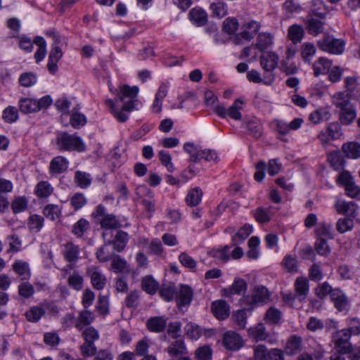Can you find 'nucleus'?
Returning a JSON list of instances; mask_svg holds the SVG:
<instances>
[{"label": "nucleus", "instance_id": "obj_46", "mask_svg": "<svg viewBox=\"0 0 360 360\" xmlns=\"http://www.w3.org/2000/svg\"><path fill=\"white\" fill-rule=\"evenodd\" d=\"M282 266L289 273H296L298 271L297 260L295 256L285 255L282 261Z\"/></svg>", "mask_w": 360, "mask_h": 360}, {"label": "nucleus", "instance_id": "obj_15", "mask_svg": "<svg viewBox=\"0 0 360 360\" xmlns=\"http://www.w3.org/2000/svg\"><path fill=\"white\" fill-rule=\"evenodd\" d=\"M323 19L307 15L306 18V25L307 32L314 36H316L323 31Z\"/></svg>", "mask_w": 360, "mask_h": 360}, {"label": "nucleus", "instance_id": "obj_43", "mask_svg": "<svg viewBox=\"0 0 360 360\" xmlns=\"http://www.w3.org/2000/svg\"><path fill=\"white\" fill-rule=\"evenodd\" d=\"M202 196L201 189L195 187L188 191L186 197V202L188 206H196L200 202Z\"/></svg>", "mask_w": 360, "mask_h": 360}, {"label": "nucleus", "instance_id": "obj_34", "mask_svg": "<svg viewBox=\"0 0 360 360\" xmlns=\"http://www.w3.org/2000/svg\"><path fill=\"white\" fill-rule=\"evenodd\" d=\"M332 101L335 106L339 110L352 106L350 104L349 94L345 92H338L335 94L333 96Z\"/></svg>", "mask_w": 360, "mask_h": 360}, {"label": "nucleus", "instance_id": "obj_1", "mask_svg": "<svg viewBox=\"0 0 360 360\" xmlns=\"http://www.w3.org/2000/svg\"><path fill=\"white\" fill-rule=\"evenodd\" d=\"M92 216L104 229L102 236L105 245H112L113 250L117 252L123 251L128 243V234L125 231H117L122 225L116 216L107 213L102 205L96 207Z\"/></svg>", "mask_w": 360, "mask_h": 360}, {"label": "nucleus", "instance_id": "obj_5", "mask_svg": "<svg viewBox=\"0 0 360 360\" xmlns=\"http://www.w3.org/2000/svg\"><path fill=\"white\" fill-rule=\"evenodd\" d=\"M52 98L46 95L39 100L32 98H21L18 101V107L21 112L29 114L47 108L52 103Z\"/></svg>", "mask_w": 360, "mask_h": 360}, {"label": "nucleus", "instance_id": "obj_28", "mask_svg": "<svg viewBox=\"0 0 360 360\" xmlns=\"http://www.w3.org/2000/svg\"><path fill=\"white\" fill-rule=\"evenodd\" d=\"M328 13V9L324 2L321 0H313L311 7L308 15L324 19Z\"/></svg>", "mask_w": 360, "mask_h": 360}, {"label": "nucleus", "instance_id": "obj_52", "mask_svg": "<svg viewBox=\"0 0 360 360\" xmlns=\"http://www.w3.org/2000/svg\"><path fill=\"white\" fill-rule=\"evenodd\" d=\"M239 23L236 18H226V42L232 43L231 40V37L233 35H237L238 32L236 31L238 29Z\"/></svg>", "mask_w": 360, "mask_h": 360}, {"label": "nucleus", "instance_id": "obj_53", "mask_svg": "<svg viewBox=\"0 0 360 360\" xmlns=\"http://www.w3.org/2000/svg\"><path fill=\"white\" fill-rule=\"evenodd\" d=\"M252 295L257 304L266 303L269 298V291L264 286H258L254 288Z\"/></svg>", "mask_w": 360, "mask_h": 360}, {"label": "nucleus", "instance_id": "obj_35", "mask_svg": "<svg viewBox=\"0 0 360 360\" xmlns=\"http://www.w3.org/2000/svg\"><path fill=\"white\" fill-rule=\"evenodd\" d=\"M316 238L321 239H333V233L332 231V226L325 221L320 222L315 230Z\"/></svg>", "mask_w": 360, "mask_h": 360}, {"label": "nucleus", "instance_id": "obj_9", "mask_svg": "<svg viewBox=\"0 0 360 360\" xmlns=\"http://www.w3.org/2000/svg\"><path fill=\"white\" fill-rule=\"evenodd\" d=\"M52 37L53 44L52 45L48 60V70L51 74H55L58 70V61L61 58L63 52L61 49L58 46L60 42V36L55 32H50Z\"/></svg>", "mask_w": 360, "mask_h": 360}, {"label": "nucleus", "instance_id": "obj_51", "mask_svg": "<svg viewBox=\"0 0 360 360\" xmlns=\"http://www.w3.org/2000/svg\"><path fill=\"white\" fill-rule=\"evenodd\" d=\"M75 181L82 188H87L91 183V175L86 172L77 171L75 174Z\"/></svg>", "mask_w": 360, "mask_h": 360}, {"label": "nucleus", "instance_id": "obj_55", "mask_svg": "<svg viewBox=\"0 0 360 360\" xmlns=\"http://www.w3.org/2000/svg\"><path fill=\"white\" fill-rule=\"evenodd\" d=\"M336 230L340 233H345L351 231L354 227V221L352 219L343 217L340 218L336 222Z\"/></svg>", "mask_w": 360, "mask_h": 360}, {"label": "nucleus", "instance_id": "obj_45", "mask_svg": "<svg viewBox=\"0 0 360 360\" xmlns=\"http://www.w3.org/2000/svg\"><path fill=\"white\" fill-rule=\"evenodd\" d=\"M211 311L213 315L219 320L225 319V301L218 300L212 302Z\"/></svg>", "mask_w": 360, "mask_h": 360}, {"label": "nucleus", "instance_id": "obj_62", "mask_svg": "<svg viewBox=\"0 0 360 360\" xmlns=\"http://www.w3.org/2000/svg\"><path fill=\"white\" fill-rule=\"evenodd\" d=\"M231 319L237 325L238 329L245 328L247 322V316L244 309H242L233 313Z\"/></svg>", "mask_w": 360, "mask_h": 360}, {"label": "nucleus", "instance_id": "obj_56", "mask_svg": "<svg viewBox=\"0 0 360 360\" xmlns=\"http://www.w3.org/2000/svg\"><path fill=\"white\" fill-rule=\"evenodd\" d=\"M316 51L315 46L311 43H304L301 49L302 59L307 63L311 60Z\"/></svg>", "mask_w": 360, "mask_h": 360}, {"label": "nucleus", "instance_id": "obj_50", "mask_svg": "<svg viewBox=\"0 0 360 360\" xmlns=\"http://www.w3.org/2000/svg\"><path fill=\"white\" fill-rule=\"evenodd\" d=\"M53 188L48 181H40L35 188V193L38 197L46 198L53 193Z\"/></svg>", "mask_w": 360, "mask_h": 360}, {"label": "nucleus", "instance_id": "obj_16", "mask_svg": "<svg viewBox=\"0 0 360 360\" xmlns=\"http://www.w3.org/2000/svg\"><path fill=\"white\" fill-rule=\"evenodd\" d=\"M205 99L206 105L210 106L219 117H225V108L219 104L217 98L212 91H207L205 93Z\"/></svg>", "mask_w": 360, "mask_h": 360}, {"label": "nucleus", "instance_id": "obj_20", "mask_svg": "<svg viewBox=\"0 0 360 360\" xmlns=\"http://www.w3.org/2000/svg\"><path fill=\"white\" fill-rule=\"evenodd\" d=\"M13 271L18 274L21 280L29 279L31 276V271L29 264L23 260L17 259L12 264Z\"/></svg>", "mask_w": 360, "mask_h": 360}, {"label": "nucleus", "instance_id": "obj_44", "mask_svg": "<svg viewBox=\"0 0 360 360\" xmlns=\"http://www.w3.org/2000/svg\"><path fill=\"white\" fill-rule=\"evenodd\" d=\"M61 207L58 205L49 204L47 205L43 211L44 215L52 221L59 219L61 216Z\"/></svg>", "mask_w": 360, "mask_h": 360}, {"label": "nucleus", "instance_id": "obj_11", "mask_svg": "<svg viewBox=\"0 0 360 360\" xmlns=\"http://www.w3.org/2000/svg\"><path fill=\"white\" fill-rule=\"evenodd\" d=\"M335 307L339 311H348L349 309V301L346 295L340 289L335 288L330 297Z\"/></svg>", "mask_w": 360, "mask_h": 360}, {"label": "nucleus", "instance_id": "obj_40", "mask_svg": "<svg viewBox=\"0 0 360 360\" xmlns=\"http://www.w3.org/2000/svg\"><path fill=\"white\" fill-rule=\"evenodd\" d=\"M243 125L247 129L248 133L256 138L262 136V127L259 121L257 119L252 118L243 122Z\"/></svg>", "mask_w": 360, "mask_h": 360}, {"label": "nucleus", "instance_id": "obj_57", "mask_svg": "<svg viewBox=\"0 0 360 360\" xmlns=\"http://www.w3.org/2000/svg\"><path fill=\"white\" fill-rule=\"evenodd\" d=\"M328 160L331 167L335 170H340L344 167L345 160L338 152L330 153Z\"/></svg>", "mask_w": 360, "mask_h": 360}, {"label": "nucleus", "instance_id": "obj_26", "mask_svg": "<svg viewBox=\"0 0 360 360\" xmlns=\"http://www.w3.org/2000/svg\"><path fill=\"white\" fill-rule=\"evenodd\" d=\"M247 283L240 278H236L231 285L226 289V297H231L234 295H240L247 290Z\"/></svg>", "mask_w": 360, "mask_h": 360}, {"label": "nucleus", "instance_id": "obj_17", "mask_svg": "<svg viewBox=\"0 0 360 360\" xmlns=\"http://www.w3.org/2000/svg\"><path fill=\"white\" fill-rule=\"evenodd\" d=\"M188 18L195 25L200 27L207 23V14L202 8L195 7L190 11Z\"/></svg>", "mask_w": 360, "mask_h": 360}, {"label": "nucleus", "instance_id": "obj_49", "mask_svg": "<svg viewBox=\"0 0 360 360\" xmlns=\"http://www.w3.org/2000/svg\"><path fill=\"white\" fill-rule=\"evenodd\" d=\"M328 240L316 238L314 243V249L316 252L324 257H326L330 253V248L328 244Z\"/></svg>", "mask_w": 360, "mask_h": 360}, {"label": "nucleus", "instance_id": "obj_12", "mask_svg": "<svg viewBox=\"0 0 360 360\" xmlns=\"http://www.w3.org/2000/svg\"><path fill=\"white\" fill-rule=\"evenodd\" d=\"M278 56L274 52H267L261 56L260 65L266 72H272L278 65Z\"/></svg>", "mask_w": 360, "mask_h": 360}, {"label": "nucleus", "instance_id": "obj_8", "mask_svg": "<svg viewBox=\"0 0 360 360\" xmlns=\"http://www.w3.org/2000/svg\"><path fill=\"white\" fill-rule=\"evenodd\" d=\"M184 150L190 155V161L197 162L201 160L207 161L216 160L217 153L210 149H197L193 143L187 142L184 145Z\"/></svg>", "mask_w": 360, "mask_h": 360}, {"label": "nucleus", "instance_id": "obj_7", "mask_svg": "<svg viewBox=\"0 0 360 360\" xmlns=\"http://www.w3.org/2000/svg\"><path fill=\"white\" fill-rule=\"evenodd\" d=\"M317 44L321 50L336 55L341 54L345 49L343 40L335 39L329 34H324L323 38L318 41Z\"/></svg>", "mask_w": 360, "mask_h": 360}, {"label": "nucleus", "instance_id": "obj_36", "mask_svg": "<svg viewBox=\"0 0 360 360\" xmlns=\"http://www.w3.org/2000/svg\"><path fill=\"white\" fill-rule=\"evenodd\" d=\"M342 150L346 157L357 159L360 157V143L357 142H349L344 143Z\"/></svg>", "mask_w": 360, "mask_h": 360}, {"label": "nucleus", "instance_id": "obj_21", "mask_svg": "<svg viewBox=\"0 0 360 360\" xmlns=\"http://www.w3.org/2000/svg\"><path fill=\"white\" fill-rule=\"evenodd\" d=\"M294 287L296 295L299 297V300H304L309 290V285L307 278L303 276L297 277L295 280Z\"/></svg>", "mask_w": 360, "mask_h": 360}, {"label": "nucleus", "instance_id": "obj_29", "mask_svg": "<svg viewBox=\"0 0 360 360\" xmlns=\"http://www.w3.org/2000/svg\"><path fill=\"white\" fill-rule=\"evenodd\" d=\"M272 207H269L264 208L263 207H258L252 211L255 220L260 224H266L271 220V217L274 214Z\"/></svg>", "mask_w": 360, "mask_h": 360}, {"label": "nucleus", "instance_id": "obj_4", "mask_svg": "<svg viewBox=\"0 0 360 360\" xmlns=\"http://www.w3.org/2000/svg\"><path fill=\"white\" fill-rule=\"evenodd\" d=\"M262 25L259 22L250 20L243 23L241 31L237 35L231 37L234 45H243L245 41H250L259 34Z\"/></svg>", "mask_w": 360, "mask_h": 360}, {"label": "nucleus", "instance_id": "obj_13", "mask_svg": "<svg viewBox=\"0 0 360 360\" xmlns=\"http://www.w3.org/2000/svg\"><path fill=\"white\" fill-rule=\"evenodd\" d=\"M243 338L235 331H226V349L238 351L244 346Z\"/></svg>", "mask_w": 360, "mask_h": 360}, {"label": "nucleus", "instance_id": "obj_32", "mask_svg": "<svg viewBox=\"0 0 360 360\" xmlns=\"http://www.w3.org/2000/svg\"><path fill=\"white\" fill-rule=\"evenodd\" d=\"M45 314V308L43 304H39L30 307L25 312V317L27 321L33 323L37 322Z\"/></svg>", "mask_w": 360, "mask_h": 360}, {"label": "nucleus", "instance_id": "obj_24", "mask_svg": "<svg viewBox=\"0 0 360 360\" xmlns=\"http://www.w3.org/2000/svg\"><path fill=\"white\" fill-rule=\"evenodd\" d=\"M94 320V314L85 309L79 313L75 326L79 330H82L85 326L90 325Z\"/></svg>", "mask_w": 360, "mask_h": 360}, {"label": "nucleus", "instance_id": "obj_14", "mask_svg": "<svg viewBox=\"0 0 360 360\" xmlns=\"http://www.w3.org/2000/svg\"><path fill=\"white\" fill-rule=\"evenodd\" d=\"M302 349V338L298 335H291L287 340L285 353L287 355H295Z\"/></svg>", "mask_w": 360, "mask_h": 360}, {"label": "nucleus", "instance_id": "obj_25", "mask_svg": "<svg viewBox=\"0 0 360 360\" xmlns=\"http://www.w3.org/2000/svg\"><path fill=\"white\" fill-rule=\"evenodd\" d=\"M330 117L331 114L328 108H320L309 114V120L314 124H317L321 122L328 120Z\"/></svg>", "mask_w": 360, "mask_h": 360}, {"label": "nucleus", "instance_id": "obj_19", "mask_svg": "<svg viewBox=\"0 0 360 360\" xmlns=\"http://www.w3.org/2000/svg\"><path fill=\"white\" fill-rule=\"evenodd\" d=\"M69 165L68 160L63 156L54 158L50 163L49 172L52 174H58L65 172Z\"/></svg>", "mask_w": 360, "mask_h": 360}, {"label": "nucleus", "instance_id": "obj_27", "mask_svg": "<svg viewBox=\"0 0 360 360\" xmlns=\"http://www.w3.org/2000/svg\"><path fill=\"white\" fill-rule=\"evenodd\" d=\"M167 352L171 356L178 357L187 354L186 345L182 340H176L167 348Z\"/></svg>", "mask_w": 360, "mask_h": 360}, {"label": "nucleus", "instance_id": "obj_42", "mask_svg": "<svg viewBox=\"0 0 360 360\" xmlns=\"http://www.w3.org/2000/svg\"><path fill=\"white\" fill-rule=\"evenodd\" d=\"M211 17L222 19L225 16V4L222 0H217L210 6Z\"/></svg>", "mask_w": 360, "mask_h": 360}, {"label": "nucleus", "instance_id": "obj_54", "mask_svg": "<svg viewBox=\"0 0 360 360\" xmlns=\"http://www.w3.org/2000/svg\"><path fill=\"white\" fill-rule=\"evenodd\" d=\"M44 226V218L37 214H32L29 218L28 226L32 233H38Z\"/></svg>", "mask_w": 360, "mask_h": 360}, {"label": "nucleus", "instance_id": "obj_47", "mask_svg": "<svg viewBox=\"0 0 360 360\" xmlns=\"http://www.w3.org/2000/svg\"><path fill=\"white\" fill-rule=\"evenodd\" d=\"M141 286L144 291L149 294H155L158 288V283L151 276L143 278Z\"/></svg>", "mask_w": 360, "mask_h": 360}, {"label": "nucleus", "instance_id": "obj_61", "mask_svg": "<svg viewBox=\"0 0 360 360\" xmlns=\"http://www.w3.org/2000/svg\"><path fill=\"white\" fill-rule=\"evenodd\" d=\"M175 288L172 283L162 284L159 291L160 297L167 302L172 300Z\"/></svg>", "mask_w": 360, "mask_h": 360}, {"label": "nucleus", "instance_id": "obj_22", "mask_svg": "<svg viewBox=\"0 0 360 360\" xmlns=\"http://www.w3.org/2000/svg\"><path fill=\"white\" fill-rule=\"evenodd\" d=\"M250 338H252L255 342L264 341L269 337V333L266 330L264 325L259 323L248 330Z\"/></svg>", "mask_w": 360, "mask_h": 360}, {"label": "nucleus", "instance_id": "obj_2", "mask_svg": "<svg viewBox=\"0 0 360 360\" xmlns=\"http://www.w3.org/2000/svg\"><path fill=\"white\" fill-rule=\"evenodd\" d=\"M138 92L139 88L136 86L131 87L128 85H123L120 87L119 96L120 101L123 103V106L120 110H116L112 100L108 99L105 101L107 106L119 122H125L128 119L127 112H130L136 108Z\"/></svg>", "mask_w": 360, "mask_h": 360}, {"label": "nucleus", "instance_id": "obj_58", "mask_svg": "<svg viewBox=\"0 0 360 360\" xmlns=\"http://www.w3.org/2000/svg\"><path fill=\"white\" fill-rule=\"evenodd\" d=\"M2 118L7 123H13L18 119V112L15 107L8 106L2 112Z\"/></svg>", "mask_w": 360, "mask_h": 360}, {"label": "nucleus", "instance_id": "obj_10", "mask_svg": "<svg viewBox=\"0 0 360 360\" xmlns=\"http://www.w3.org/2000/svg\"><path fill=\"white\" fill-rule=\"evenodd\" d=\"M86 275L90 278L91 283L94 288L101 290L105 288L107 283V278L98 267L95 266L88 267Z\"/></svg>", "mask_w": 360, "mask_h": 360}, {"label": "nucleus", "instance_id": "obj_33", "mask_svg": "<svg viewBox=\"0 0 360 360\" xmlns=\"http://www.w3.org/2000/svg\"><path fill=\"white\" fill-rule=\"evenodd\" d=\"M356 117V112L353 105L340 110L339 120L344 125L350 124Z\"/></svg>", "mask_w": 360, "mask_h": 360}, {"label": "nucleus", "instance_id": "obj_60", "mask_svg": "<svg viewBox=\"0 0 360 360\" xmlns=\"http://www.w3.org/2000/svg\"><path fill=\"white\" fill-rule=\"evenodd\" d=\"M270 350L264 345H257L254 347V360H269Z\"/></svg>", "mask_w": 360, "mask_h": 360}, {"label": "nucleus", "instance_id": "obj_37", "mask_svg": "<svg viewBox=\"0 0 360 360\" xmlns=\"http://www.w3.org/2000/svg\"><path fill=\"white\" fill-rule=\"evenodd\" d=\"M193 297V290L188 285H182L178 295V303L181 307L188 305Z\"/></svg>", "mask_w": 360, "mask_h": 360}, {"label": "nucleus", "instance_id": "obj_48", "mask_svg": "<svg viewBox=\"0 0 360 360\" xmlns=\"http://www.w3.org/2000/svg\"><path fill=\"white\" fill-rule=\"evenodd\" d=\"M252 232V227L249 224H245L240 229L237 233L232 237L234 244L240 243L244 241Z\"/></svg>", "mask_w": 360, "mask_h": 360}, {"label": "nucleus", "instance_id": "obj_38", "mask_svg": "<svg viewBox=\"0 0 360 360\" xmlns=\"http://www.w3.org/2000/svg\"><path fill=\"white\" fill-rule=\"evenodd\" d=\"M79 249L77 245L72 243L65 245L63 255L65 259L69 262H75L79 258Z\"/></svg>", "mask_w": 360, "mask_h": 360}, {"label": "nucleus", "instance_id": "obj_41", "mask_svg": "<svg viewBox=\"0 0 360 360\" xmlns=\"http://www.w3.org/2000/svg\"><path fill=\"white\" fill-rule=\"evenodd\" d=\"M304 34V30L302 26L294 24L288 27V38L294 43L297 44L301 41Z\"/></svg>", "mask_w": 360, "mask_h": 360}, {"label": "nucleus", "instance_id": "obj_39", "mask_svg": "<svg viewBox=\"0 0 360 360\" xmlns=\"http://www.w3.org/2000/svg\"><path fill=\"white\" fill-rule=\"evenodd\" d=\"M34 44L38 47L34 53L36 63H38L43 60L46 55V43L43 37L37 36L34 39Z\"/></svg>", "mask_w": 360, "mask_h": 360}, {"label": "nucleus", "instance_id": "obj_3", "mask_svg": "<svg viewBox=\"0 0 360 360\" xmlns=\"http://www.w3.org/2000/svg\"><path fill=\"white\" fill-rule=\"evenodd\" d=\"M56 144L60 150H75L79 153L86 150V145L81 137L67 132H60L57 134Z\"/></svg>", "mask_w": 360, "mask_h": 360}, {"label": "nucleus", "instance_id": "obj_63", "mask_svg": "<svg viewBox=\"0 0 360 360\" xmlns=\"http://www.w3.org/2000/svg\"><path fill=\"white\" fill-rule=\"evenodd\" d=\"M348 330L352 335H360V319L357 317L348 318L346 320Z\"/></svg>", "mask_w": 360, "mask_h": 360}, {"label": "nucleus", "instance_id": "obj_6", "mask_svg": "<svg viewBox=\"0 0 360 360\" xmlns=\"http://www.w3.org/2000/svg\"><path fill=\"white\" fill-rule=\"evenodd\" d=\"M352 335L348 330L345 328L337 330L332 334V342L334 349L340 354H347L351 351L354 345L350 342Z\"/></svg>", "mask_w": 360, "mask_h": 360}, {"label": "nucleus", "instance_id": "obj_59", "mask_svg": "<svg viewBox=\"0 0 360 360\" xmlns=\"http://www.w3.org/2000/svg\"><path fill=\"white\" fill-rule=\"evenodd\" d=\"M111 266L113 271L117 274L123 273L128 271V265L127 261L120 256H116L113 259L111 263Z\"/></svg>", "mask_w": 360, "mask_h": 360}, {"label": "nucleus", "instance_id": "obj_18", "mask_svg": "<svg viewBox=\"0 0 360 360\" xmlns=\"http://www.w3.org/2000/svg\"><path fill=\"white\" fill-rule=\"evenodd\" d=\"M274 36L269 32H259L257 37V41L255 43V48L260 51L269 49L274 44Z\"/></svg>", "mask_w": 360, "mask_h": 360}, {"label": "nucleus", "instance_id": "obj_64", "mask_svg": "<svg viewBox=\"0 0 360 360\" xmlns=\"http://www.w3.org/2000/svg\"><path fill=\"white\" fill-rule=\"evenodd\" d=\"M89 228V224L88 221L84 219H80L74 224L72 233L77 237H82Z\"/></svg>", "mask_w": 360, "mask_h": 360}, {"label": "nucleus", "instance_id": "obj_23", "mask_svg": "<svg viewBox=\"0 0 360 360\" xmlns=\"http://www.w3.org/2000/svg\"><path fill=\"white\" fill-rule=\"evenodd\" d=\"M332 67V62L329 59L321 57L313 64L314 75L316 77L325 75L329 72Z\"/></svg>", "mask_w": 360, "mask_h": 360}, {"label": "nucleus", "instance_id": "obj_31", "mask_svg": "<svg viewBox=\"0 0 360 360\" xmlns=\"http://www.w3.org/2000/svg\"><path fill=\"white\" fill-rule=\"evenodd\" d=\"M245 102L241 98H237L234 103L226 109V114L234 120H240L242 118L240 110L243 108Z\"/></svg>", "mask_w": 360, "mask_h": 360}, {"label": "nucleus", "instance_id": "obj_30", "mask_svg": "<svg viewBox=\"0 0 360 360\" xmlns=\"http://www.w3.org/2000/svg\"><path fill=\"white\" fill-rule=\"evenodd\" d=\"M166 325V319L162 316L150 318L147 321L146 323L148 329L150 331L155 333L162 332L165 329Z\"/></svg>", "mask_w": 360, "mask_h": 360}]
</instances>
